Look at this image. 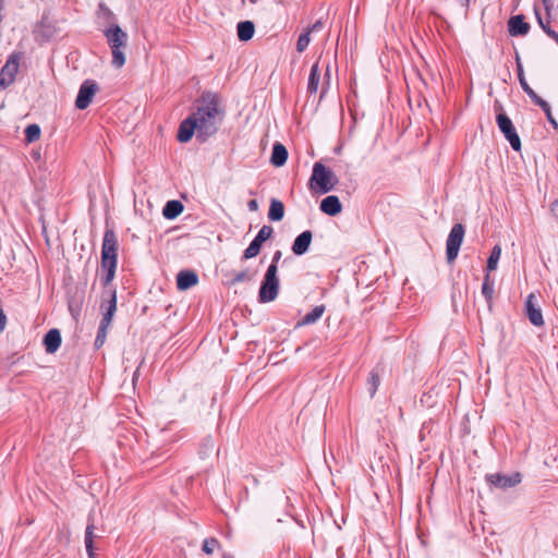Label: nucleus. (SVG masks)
I'll return each instance as SVG.
<instances>
[{"mask_svg":"<svg viewBox=\"0 0 558 558\" xmlns=\"http://www.w3.org/2000/svg\"><path fill=\"white\" fill-rule=\"evenodd\" d=\"M219 97L214 92H203L194 102V111L179 124L177 140L187 143L196 135L197 142L206 143L218 130L220 117Z\"/></svg>","mask_w":558,"mask_h":558,"instance_id":"nucleus-1","label":"nucleus"},{"mask_svg":"<svg viewBox=\"0 0 558 558\" xmlns=\"http://www.w3.org/2000/svg\"><path fill=\"white\" fill-rule=\"evenodd\" d=\"M100 308L102 310V318L94 343L96 349H100L105 344L108 329L117 311V288L112 284V281H104Z\"/></svg>","mask_w":558,"mask_h":558,"instance_id":"nucleus-2","label":"nucleus"},{"mask_svg":"<svg viewBox=\"0 0 558 558\" xmlns=\"http://www.w3.org/2000/svg\"><path fill=\"white\" fill-rule=\"evenodd\" d=\"M118 241L113 229L107 228L101 247V279H113L117 267Z\"/></svg>","mask_w":558,"mask_h":558,"instance_id":"nucleus-3","label":"nucleus"},{"mask_svg":"<svg viewBox=\"0 0 558 558\" xmlns=\"http://www.w3.org/2000/svg\"><path fill=\"white\" fill-rule=\"evenodd\" d=\"M104 35L111 49L112 65L117 69L122 68L125 63L123 49L128 44V34L118 24L113 23L104 31Z\"/></svg>","mask_w":558,"mask_h":558,"instance_id":"nucleus-4","label":"nucleus"},{"mask_svg":"<svg viewBox=\"0 0 558 558\" xmlns=\"http://www.w3.org/2000/svg\"><path fill=\"white\" fill-rule=\"evenodd\" d=\"M338 182L335 173L322 162H315L313 166L310 187L316 189L320 194L330 192Z\"/></svg>","mask_w":558,"mask_h":558,"instance_id":"nucleus-5","label":"nucleus"},{"mask_svg":"<svg viewBox=\"0 0 558 558\" xmlns=\"http://www.w3.org/2000/svg\"><path fill=\"white\" fill-rule=\"evenodd\" d=\"M496 123L499 131L504 134L505 138L509 142L514 151H520L522 148L520 136L513 125L511 119L505 112H498L496 116Z\"/></svg>","mask_w":558,"mask_h":558,"instance_id":"nucleus-6","label":"nucleus"},{"mask_svg":"<svg viewBox=\"0 0 558 558\" xmlns=\"http://www.w3.org/2000/svg\"><path fill=\"white\" fill-rule=\"evenodd\" d=\"M464 227L462 223H456L451 228L446 242V254L448 262L457 258L461 244L464 238Z\"/></svg>","mask_w":558,"mask_h":558,"instance_id":"nucleus-7","label":"nucleus"},{"mask_svg":"<svg viewBox=\"0 0 558 558\" xmlns=\"http://www.w3.org/2000/svg\"><path fill=\"white\" fill-rule=\"evenodd\" d=\"M274 229L271 226L264 225L248 246L245 248L243 257L246 259L255 257L263 246V244L271 238Z\"/></svg>","mask_w":558,"mask_h":558,"instance_id":"nucleus-8","label":"nucleus"},{"mask_svg":"<svg viewBox=\"0 0 558 558\" xmlns=\"http://www.w3.org/2000/svg\"><path fill=\"white\" fill-rule=\"evenodd\" d=\"M98 90V85L93 80H86L84 81L78 89L76 99H75V107L80 110L86 109L95 96L96 92Z\"/></svg>","mask_w":558,"mask_h":558,"instance_id":"nucleus-9","label":"nucleus"},{"mask_svg":"<svg viewBox=\"0 0 558 558\" xmlns=\"http://www.w3.org/2000/svg\"><path fill=\"white\" fill-rule=\"evenodd\" d=\"M20 53H12L0 71V86L7 88L14 81L19 71Z\"/></svg>","mask_w":558,"mask_h":558,"instance_id":"nucleus-10","label":"nucleus"},{"mask_svg":"<svg viewBox=\"0 0 558 558\" xmlns=\"http://www.w3.org/2000/svg\"><path fill=\"white\" fill-rule=\"evenodd\" d=\"M522 481L520 473L515 472L511 475L500 473L487 474L486 482L494 487L507 489L517 486Z\"/></svg>","mask_w":558,"mask_h":558,"instance_id":"nucleus-11","label":"nucleus"},{"mask_svg":"<svg viewBox=\"0 0 558 558\" xmlns=\"http://www.w3.org/2000/svg\"><path fill=\"white\" fill-rule=\"evenodd\" d=\"M525 313L529 320L534 326L539 327L544 325L543 314L538 306L537 295L534 292L530 293L525 300Z\"/></svg>","mask_w":558,"mask_h":558,"instance_id":"nucleus-12","label":"nucleus"},{"mask_svg":"<svg viewBox=\"0 0 558 558\" xmlns=\"http://www.w3.org/2000/svg\"><path fill=\"white\" fill-rule=\"evenodd\" d=\"M507 27L512 37L525 36L531 28L523 14L512 15L508 20Z\"/></svg>","mask_w":558,"mask_h":558,"instance_id":"nucleus-13","label":"nucleus"},{"mask_svg":"<svg viewBox=\"0 0 558 558\" xmlns=\"http://www.w3.org/2000/svg\"><path fill=\"white\" fill-rule=\"evenodd\" d=\"M85 298V291L84 289H81L78 287L74 288V291L72 288H68V306L71 315L73 317L80 315L82 305Z\"/></svg>","mask_w":558,"mask_h":558,"instance_id":"nucleus-14","label":"nucleus"},{"mask_svg":"<svg viewBox=\"0 0 558 558\" xmlns=\"http://www.w3.org/2000/svg\"><path fill=\"white\" fill-rule=\"evenodd\" d=\"M279 292V281H262L258 291V301L267 303L274 301Z\"/></svg>","mask_w":558,"mask_h":558,"instance_id":"nucleus-15","label":"nucleus"},{"mask_svg":"<svg viewBox=\"0 0 558 558\" xmlns=\"http://www.w3.org/2000/svg\"><path fill=\"white\" fill-rule=\"evenodd\" d=\"M313 233L310 230H305L302 233H300L293 241L292 244V252L296 256L304 255L312 243Z\"/></svg>","mask_w":558,"mask_h":558,"instance_id":"nucleus-16","label":"nucleus"},{"mask_svg":"<svg viewBox=\"0 0 558 558\" xmlns=\"http://www.w3.org/2000/svg\"><path fill=\"white\" fill-rule=\"evenodd\" d=\"M319 209L328 216H337L342 210V204L338 196L328 195L320 202Z\"/></svg>","mask_w":558,"mask_h":558,"instance_id":"nucleus-17","label":"nucleus"},{"mask_svg":"<svg viewBox=\"0 0 558 558\" xmlns=\"http://www.w3.org/2000/svg\"><path fill=\"white\" fill-rule=\"evenodd\" d=\"M61 333L59 329H50L44 337V345L47 353L52 354L58 351L61 345Z\"/></svg>","mask_w":558,"mask_h":558,"instance_id":"nucleus-18","label":"nucleus"},{"mask_svg":"<svg viewBox=\"0 0 558 558\" xmlns=\"http://www.w3.org/2000/svg\"><path fill=\"white\" fill-rule=\"evenodd\" d=\"M288 159V150L286 146L279 142L272 145L270 163L275 167H282Z\"/></svg>","mask_w":558,"mask_h":558,"instance_id":"nucleus-19","label":"nucleus"},{"mask_svg":"<svg viewBox=\"0 0 558 558\" xmlns=\"http://www.w3.org/2000/svg\"><path fill=\"white\" fill-rule=\"evenodd\" d=\"M184 206L178 199L168 201L162 208V216L168 220H173L182 214Z\"/></svg>","mask_w":558,"mask_h":558,"instance_id":"nucleus-20","label":"nucleus"},{"mask_svg":"<svg viewBox=\"0 0 558 558\" xmlns=\"http://www.w3.org/2000/svg\"><path fill=\"white\" fill-rule=\"evenodd\" d=\"M236 32L241 41H247L254 36L255 25L252 21H241L236 25Z\"/></svg>","mask_w":558,"mask_h":558,"instance_id":"nucleus-21","label":"nucleus"},{"mask_svg":"<svg viewBox=\"0 0 558 558\" xmlns=\"http://www.w3.org/2000/svg\"><path fill=\"white\" fill-rule=\"evenodd\" d=\"M284 217V205L277 198H271L268 210V219L270 221H281Z\"/></svg>","mask_w":558,"mask_h":558,"instance_id":"nucleus-22","label":"nucleus"},{"mask_svg":"<svg viewBox=\"0 0 558 558\" xmlns=\"http://www.w3.org/2000/svg\"><path fill=\"white\" fill-rule=\"evenodd\" d=\"M320 72L318 62L314 63L311 68L307 82V92L310 94H316L319 85Z\"/></svg>","mask_w":558,"mask_h":558,"instance_id":"nucleus-23","label":"nucleus"},{"mask_svg":"<svg viewBox=\"0 0 558 558\" xmlns=\"http://www.w3.org/2000/svg\"><path fill=\"white\" fill-rule=\"evenodd\" d=\"M94 530H95V524H94V519L92 515L88 517V523H87V526H86V530H85V548H86V553L87 554H90L92 555V550H95V546H94V538H95V534H94Z\"/></svg>","mask_w":558,"mask_h":558,"instance_id":"nucleus-24","label":"nucleus"},{"mask_svg":"<svg viewBox=\"0 0 558 558\" xmlns=\"http://www.w3.org/2000/svg\"><path fill=\"white\" fill-rule=\"evenodd\" d=\"M324 312H325L324 305L315 306L311 312H308L307 314H305L303 316V318L299 322L298 325L304 326V325L314 324L322 317Z\"/></svg>","mask_w":558,"mask_h":558,"instance_id":"nucleus-25","label":"nucleus"},{"mask_svg":"<svg viewBox=\"0 0 558 558\" xmlns=\"http://www.w3.org/2000/svg\"><path fill=\"white\" fill-rule=\"evenodd\" d=\"M500 255H501V247H500V245L497 244L493 247L490 255L487 259V265H486L487 274L484 279H489V271L495 270L497 268Z\"/></svg>","mask_w":558,"mask_h":558,"instance_id":"nucleus-26","label":"nucleus"},{"mask_svg":"<svg viewBox=\"0 0 558 558\" xmlns=\"http://www.w3.org/2000/svg\"><path fill=\"white\" fill-rule=\"evenodd\" d=\"M40 126L38 124H28L24 130L25 141L27 143H33L40 137Z\"/></svg>","mask_w":558,"mask_h":558,"instance_id":"nucleus-27","label":"nucleus"},{"mask_svg":"<svg viewBox=\"0 0 558 558\" xmlns=\"http://www.w3.org/2000/svg\"><path fill=\"white\" fill-rule=\"evenodd\" d=\"M534 105L538 106L545 113L547 121L553 125L554 129H558V123L553 117L550 105L544 100L543 98L541 100H537Z\"/></svg>","mask_w":558,"mask_h":558,"instance_id":"nucleus-28","label":"nucleus"},{"mask_svg":"<svg viewBox=\"0 0 558 558\" xmlns=\"http://www.w3.org/2000/svg\"><path fill=\"white\" fill-rule=\"evenodd\" d=\"M380 384L379 373L377 369L371 371L368 378H367V385H368V391L371 397H374L376 393L378 386Z\"/></svg>","mask_w":558,"mask_h":558,"instance_id":"nucleus-29","label":"nucleus"},{"mask_svg":"<svg viewBox=\"0 0 558 558\" xmlns=\"http://www.w3.org/2000/svg\"><path fill=\"white\" fill-rule=\"evenodd\" d=\"M495 292L494 281H483L482 284V294L488 303V306H492V300Z\"/></svg>","mask_w":558,"mask_h":558,"instance_id":"nucleus-30","label":"nucleus"},{"mask_svg":"<svg viewBox=\"0 0 558 558\" xmlns=\"http://www.w3.org/2000/svg\"><path fill=\"white\" fill-rule=\"evenodd\" d=\"M520 85L524 93L530 97V99L533 101V104L537 102V100H541L542 97H539L535 90L529 85L525 77L519 78Z\"/></svg>","mask_w":558,"mask_h":558,"instance_id":"nucleus-31","label":"nucleus"},{"mask_svg":"<svg viewBox=\"0 0 558 558\" xmlns=\"http://www.w3.org/2000/svg\"><path fill=\"white\" fill-rule=\"evenodd\" d=\"M311 34L310 32L305 31L303 32L299 38H298V41H296V51L298 52H303L310 45L311 43Z\"/></svg>","mask_w":558,"mask_h":558,"instance_id":"nucleus-32","label":"nucleus"},{"mask_svg":"<svg viewBox=\"0 0 558 558\" xmlns=\"http://www.w3.org/2000/svg\"><path fill=\"white\" fill-rule=\"evenodd\" d=\"M220 544L216 537H208L204 539L202 549L205 554L211 555L215 548L219 547Z\"/></svg>","mask_w":558,"mask_h":558,"instance_id":"nucleus-33","label":"nucleus"},{"mask_svg":"<svg viewBox=\"0 0 558 558\" xmlns=\"http://www.w3.org/2000/svg\"><path fill=\"white\" fill-rule=\"evenodd\" d=\"M175 279H198V276L194 270L182 269L177 274Z\"/></svg>","mask_w":558,"mask_h":558,"instance_id":"nucleus-34","label":"nucleus"},{"mask_svg":"<svg viewBox=\"0 0 558 558\" xmlns=\"http://www.w3.org/2000/svg\"><path fill=\"white\" fill-rule=\"evenodd\" d=\"M99 14L107 20H114V14L105 3L99 4Z\"/></svg>","mask_w":558,"mask_h":558,"instance_id":"nucleus-35","label":"nucleus"},{"mask_svg":"<svg viewBox=\"0 0 558 558\" xmlns=\"http://www.w3.org/2000/svg\"><path fill=\"white\" fill-rule=\"evenodd\" d=\"M263 279H278L277 278V265L275 263H271L264 275Z\"/></svg>","mask_w":558,"mask_h":558,"instance_id":"nucleus-36","label":"nucleus"},{"mask_svg":"<svg viewBox=\"0 0 558 558\" xmlns=\"http://www.w3.org/2000/svg\"><path fill=\"white\" fill-rule=\"evenodd\" d=\"M198 281H177V288L179 291H186L193 286H195Z\"/></svg>","mask_w":558,"mask_h":558,"instance_id":"nucleus-37","label":"nucleus"},{"mask_svg":"<svg viewBox=\"0 0 558 558\" xmlns=\"http://www.w3.org/2000/svg\"><path fill=\"white\" fill-rule=\"evenodd\" d=\"M324 27V22L322 20L316 21L313 25L306 28L310 34L320 32Z\"/></svg>","mask_w":558,"mask_h":558,"instance_id":"nucleus-38","label":"nucleus"},{"mask_svg":"<svg viewBox=\"0 0 558 558\" xmlns=\"http://www.w3.org/2000/svg\"><path fill=\"white\" fill-rule=\"evenodd\" d=\"M535 15H536V19H537V22H538V25L541 26V28L545 32V28L546 27H550L549 26V22H544L542 15L539 14L538 10L535 8Z\"/></svg>","mask_w":558,"mask_h":558,"instance_id":"nucleus-39","label":"nucleus"},{"mask_svg":"<svg viewBox=\"0 0 558 558\" xmlns=\"http://www.w3.org/2000/svg\"><path fill=\"white\" fill-rule=\"evenodd\" d=\"M544 9L548 15H550L551 10L555 8V3L553 0H542Z\"/></svg>","mask_w":558,"mask_h":558,"instance_id":"nucleus-40","label":"nucleus"},{"mask_svg":"<svg viewBox=\"0 0 558 558\" xmlns=\"http://www.w3.org/2000/svg\"><path fill=\"white\" fill-rule=\"evenodd\" d=\"M545 34L550 37L553 40H555L558 45V33L554 31L551 27L545 28Z\"/></svg>","mask_w":558,"mask_h":558,"instance_id":"nucleus-41","label":"nucleus"},{"mask_svg":"<svg viewBox=\"0 0 558 558\" xmlns=\"http://www.w3.org/2000/svg\"><path fill=\"white\" fill-rule=\"evenodd\" d=\"M254 275L248 274L247 271H239L234 275L233 279L240 280V279H252Z\"/></svg>","mask_w":558,"mask_h":558,"instance_id":"nucleus-42","label":"nucleus"},{"mask_svg":"<svg viewBox=\"0 0 558 558\" xmlns=\"http://www.w3.org/2000/svg\"><path fill=\"white\" fill-rule=\"evenodd\" d=\"M247 208L251 211H256L258 209V202L256 199L248 201Z\"/></svg>","mask_w":558,"mask_h":558,"instance_id":"nucleus-43","label":"nucleus"},{"mask_svg":"<svg viewBox=\"0 0 558 558\" xmlns=\"http://www.w3.org/2000/svg\"><path fill=\"white\" fill-rule=\"evenodd\" d=\"M282 254L280 251H276L274 256H272V262L271 263H275V265H277V263L280 260Z\"/></svg>","mask_w":558,"mask_h":558,"instance_id":"nucleus-44","label":"nucleus"},{"mask_svg":"<svg viewBox=\"0 0 558 558\" xmlns=\"http://www.w3.org/2000/svg\"><path fill=\"white\" fill-rule=\"evenodd\" d=\"M456 1L460 4L461 8L466 10L469 8L471 0H456Z\"/></svg>","mask_w":558,"mask_h":558,"instance_id":"nucleus-45","label":"nucleus"},{"mask_svg":"<svg viewBox=\"0 0 558 558\" xmlns=\"http://www.w3.org/2000/svg\"><path fill=\"white\" fill-rule=\"evenodd\" d=\"M517 72H518V78L525 77L522 63H519V66H517Z\"/></svg>","mask_w":558,"mask_h":558,"instance_id":"nucleus-46","label":"nucleus"},{"mask_svg":"<svg viewBox=\"0 0 558 558\" xmlns=\"http://www.w3.org/2000/svg\"><path fill=\"white\" fill-rule=\"evenodd\" d=\"M550 209L554 214L558 213V201L551 203Z\"/></svg>","mask_w":558,"mask_h":558,"instance_id":"nucleus-47","label":"nucleus"},{"mask_svg":"<svg viewBox=\"0 0 558 558\" xmlns=\"http://www.w3.org/2000/svg\"><path fill=\"white\" fill-rule=\"evenodd\" d=\"M205 448L211 450L214 448V442L211 439H207Z\"/></svg>","mask_w":558,"mask_h":558,"instance_id":"nucleus-48","label":"nucleus"},{"mask_svg":"<svg viewBox=\"0 0 558 558\" xmlns=\"http://www.w3.org/2000/svg\"><path fill=\"white\" fill-rule=\"evenodd\" d=\"M519 63H522V62H521V58H520L519 53L517 52L515 53V64H517V66H519Z\"/></svg>","mask_w":558,"mask_h":558,"instance_id":"nucleus-49","label":"nucleus"},{"mask_svg":"<svg viewBox=\"0 0 558 558\" xmlns=\"http://www.w3.org/2000/svg\"><path fill=\"white\" fill-rule=\"evenodd\" d=\"M88 555V558H96L95 557V550H92V555L90 554H87Z\"/></svg>","mask_w":558,"mask_h":558,"instance_id":"nucleus-50","label":"nucleus"},{"mask_svg":"<svg viewBox=\"0 0 558 558\" xmlns=\"http://www.w3.org/2000/svg\"><path fill=\"white\" fill-rule=\"evenodd\" d=\"M251 3L255 4L258 0H248Z\"/></svg>","mask_w":558,"mask_h":558,"instance_id":"nucleus-51","label":"nucleus"},{"mask_svg":"<svg viewBox=\"0 0 558 558\" xmlns=\"http://www.w3.org/2000/svg\"><path fill=\"white\" fill-rule=\"evenodd\" d=\"M138 374V371L134 372L133 378H136V375Z\"/></svg>","mask_w":558,"mask_h":558,"instance_id":"nucleus-52","label":"nucleus"},{"mask_svg":"<svg viewBox=\"0 0 558 558\" xmlns=\"http://www.w3.org/2000/svg\"><path fill=\"white\" fill-rule=\"evenodd\" d=\"M138 374V371L134 372L133 378H136V375Z\"/></svg>","mask_w":558,"mask_h":558,"instance_id":"nucleus-53","label":"nucleus"},{"mask_svg":"<svg viewBox=\"0 0 558 558\" xmlns=\"http://www.w3.org/2000/svg\"><path fill=\"white\" fill-rule=\"evenodd\" d=\"M138 374V371L134 372L133 378H136V375Z\"/></svg>","mask_w":558,"mask_h":558,"instance_id":"nucleus-54","label":"nucleus"}]
</instances>
